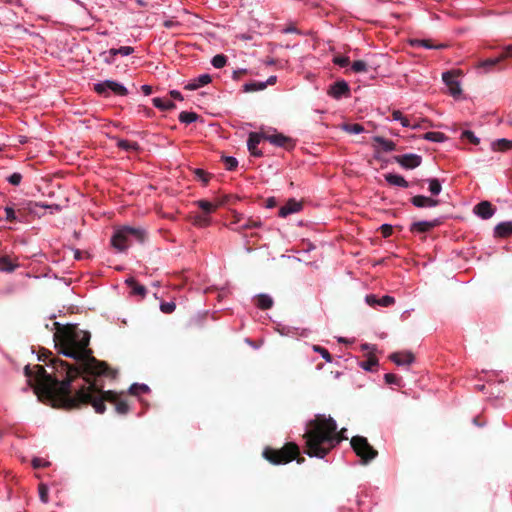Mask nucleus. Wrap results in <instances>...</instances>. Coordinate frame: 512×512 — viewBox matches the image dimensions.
<instances>
[{
  "label": "nucleus",
  "mask_w": 512,
  "mask_h": 512,
  "mask_svg": "<svg viewBox=\"0 0 512 512\" xmlns=\"http://www.w3.org/2000/svg\"><path fill=\"white\" fill-rule=\"evenodd\" d=\"M197 118H198V115L194 112L182 111L179 114V121L184 124H190V123L196 121Z\"/></svg>",
  "instance_id": "72a5a7b5"
},
{
  "label": "nucleus",
  "mask_w": 512,
  "mask_h": 512,
  "mask_svg": "<svg viewBox=\"0 0 512 512\" xmlns=\"http://www.w3.org/2000/svg\"><path fill=\"white\" fill-rule=\"evenodd\" d=\"M381 234L384 238H387L392 235L393 227L390 224H383L380 227Z\"/></svg>",
  "instance_id": "4d7b16f0"
},
{
  "label": "nucleus",
  "mask_w": 512,
  "mask_h": 512,
  "mask_svg": "<svg viewBox=\"0 0 512 512\" xmlns=\"http://www.w3.org/2000/svg\"><path fill=\"white\" fill-rule=\"evenodd\" d=\"M38 491H39L40 500L43 503H48V501H49L48 487L45 484L41 483L38 487Z\"/></svg>",
  "instance_id": "09e8293b"
},
{
  "label": "nucleus",
  "mask_w": 512,
  "mask_h": 512,
  "mask_svg": "<svg viewBox=\"0 0 512 512\" xmlns=\"http://www.w3.org/2000/svg\"><path fill=\"white\" fill-rule=\"evenodd\" d=\"M211 82V76L209 74H202L185 85L186 90H196L202 86L207 85Z\"/></svg>",
  "instance_id": "4be33fe9"
},
{
  "label": "nucleus",
  "mask_w": 512,
  "mask_h": 512,
  "mask_svg": "<svg viewBox=\"0 0 512 512\" xmlns=\"http://www.w3.org/2000/svg\"><path fill=\"white\" fill-rule=\"evenodd\" d=\"M170 96L176 100H183V97L181 95V93L177 90H171L170 91Z\"/></svg>",
  "instance_id": "774afa93"
},
{
  "label": "nucleus",
  "mask_w": 512,
  "mask_h": 512,
  "mask_svg": "<svg viewBox=\"0 0 512 512\" xmlns=\"http://www.w3.org/2000/svg\"><path fill=\"white\" fill-rule=\"evenodd\" d=\"M222 160L225 164V167L228 171H233L238 166V161L236 158L231 156H222Z\"/></svg>",
  "instance_id": "ea45409f"
},
{
  "label": "nucleus",
  "mask_w": 512,
  "mask_h": 512,
  "mask_svg": "<svg viewBox=\"0 0 512 512\" xmlns=\"http://www.w3.org/2000/svg\"><path fill=\"white\" fill-rule=\"evenodd\" d=\"M192 222L195 226L207 227L208 225H210L211 220L210 217L205 214H197L193 216Z\"/></svg>",
  "instance_id": "2f4dec72"
},
{
  "label": "nucleus",
  "mask_w": 512,
  "mask_h": 512,
  "mask_svg": "<svg viewBox=\"0 0 512 512\" xmlns=\"http://www.w3.org/2000/svg\"><path fill=\"white\" fill-rule=\"evenodd\" d=\"M194 174L198 180L203 182L204 185L208 184L210 177H211V175L209 173H207L203 169H199V168L194 169Z\"/></svg>",
  "instance_id": "79ce46f5"
},
{
  "label": "nucleus",
  "mask_w": 512,
  "mask_h": 512,
  "mask_svg": "<svg viewBox=\"0 0 512 512\" xmlns=\"http://www.w3.org/2000/svg\"><path fill=\"white\" fill-rule=\"evenodd\" d=\"M256 306L262 310L270 309L273 306V299L267 294H259L256 297Z\"/></svg>",
  "instance_id": "393cba45"
},
{
  "label": "nucleus",
  "mask_w": 512,
  "mask_h": 512,
  "mask_svg": "<svg viewBox=\"0 0 512 512\" xmlns=\"http://www.w3.org/2000/svg\"><path fill=\"white\" fill-rule=\"evenodd\" d=\"M392 117H393V120L400 121V120H402L403 114L399 110H394L392 112Z\"/></svg>",
  "instance_id": "338daca9"
},
{
  "label": "nucleus",
  "mask_w": 512,
  "mask_h": 512,
  "mask_svg": "<svg viewBox=\"0 0 512 512\" xmlns=\"http://www.w3.org/2000/svg\"><path fill=\"white\" fill-rule=\"evenodd\" d=\"M47 465H49V463H48V462H46V461H44L43 459H40V458H34V459L32 460V466H33L34 468H36V469H37V468H41V467H45V466H47Z\"/></svg>",
  "instance_id": "680f3d73"
},
{
  "label": "nucleus",
  "mask_w": 512,
  "mask_h": 512,
  "mask_svg": "<svg viewBox=\"0 0 512 512\" xmlns=\"http://www.w3.org/2000/svg\"><path fill=\"white\" fill-rule=\"evenodd\" d=\"M57 331L54 341L59 353L72 358L77 365H71L59 358L52 357L50 366L54 372L48 374L41 365H35L33 369L29 365L24 368V374L28 383L39 396H45L53 402L54 407L73 409L76 402V393L71 394V382L78 376H115L108 364L97 360L93 351L89 348L91 335L88 331L79 329L76 325L61 326L58 322L53 324Z\"/></svg>",
  "instance_id": "f257e3e1"
},
{
  "label": "nucleus",
  "mask_w": 512,
  "mask_h": 512,
  "mask_svg": "<svg viewBox=\"0 0 512 512\" xmlns=\"http://www.w3.org/2000/svg\"><path fill=\"white\" fill-rule=\"evenodd\" d=\"M94 90L100 94L107 96L108 91H112L116 95L125 96L128 94V90L120 83L112 80H106L101 83L94 85Z\"/></svg>",
  "instance_id": "0eeeda50"
},
{
  "label": "nucleus",
  "mask_w": 512,
  "mask_h": 512,
  "mask_svg": "<svg viewBox=\"0 0 512 512\" xmlns=\"http://www.w3.org/2000/svg\"><path fill=\"white\" fill-rule=\"evenodd\" d=\"M394 160L405 169H414L420 166L422 157L420 155L410 153L397 155L394 157Z\"/></svg>",
  "instance_id": "1a4fd4ad"
},
{
  "label": "nucleus",
  "mask_w": 512,
  "mask_h": 512,
  "mask_svg": "<svg viewBox=\"0 0 512 512\" xmlns=\"http://www.w3.org/2000/svg\"><path fill=\"white\" fill-rule=\"evenodd\" d=\"M378 365V360L374 356H370L366 361L361 363V367L366 371H372Z\"/></svg>",
  "instance_id": "37998d69"
},
{
  "label": "nucleus",
  "mask_w": 512,
  "mask_h": 512,
  "mask_svg": "<svg viewBox=\"0 0 512 512\" xmlns=\"http://www.w3.org/2000/svg\"><path fill=\"white\" fill-rule=\"evenodd\" d=\"M349 93H350L349 85L344 80L336 81L335 83H333L330 86V88L328 90V94L335 99H340L343 96H348Z\"/></svg>",
  "instance_id": "f8f14e48"
},
{
  "label": "nucleus",
  "mask_w": 512,
  "mask_h": 512,
  "mask_svg": "<svg viewBox=\"0 0 512 512\" xmlns=\"http://www.w3.org/2000/svg\"><path fill=\"white\" fill-rule=\"evenodd\" d=\"M441 220L434 219L432 221H419L414 222L410 226L411 232H419V233H426L432 230L433 228L439 226L441 224Z\"/></svg>",
  "instance_id": "dca6fc26"
},
{
  "label": "nucleus",
  "mask_w": 512,
  "mask_h": 512,
  "mask_svg": "<svg viewBox=\"0 0 512 512\" xmlns=\"http://www.w3.org/2000/svg\"><path fill=\"white\" fill-rule=\"evenodd\" d=\"M126 284L131 287L132 293L134 295H138L141 298H144L146 296L147 290L145 286L139 284L134 278H128L126 280Z\"/></svg>",
  "instance_id": "b1692460"
},
{
  "label": "nucleus",
  "mask_w": 512,
  "mask_h": 512,
  "mask_svg": "<svg viewBox=\"0 0 512 512\" xmlns=\"http://www.w3.org/2000/svg\"><path fill=\"white\" fill-rule=\"evenodd\" d=\"M395 303V299L389 295H385L379 299L378 305L382 307H389Z\"/></svg>",
  "instance_id": "864d4df0"
},
{
  "label": "nucleus",
  "mask_w": 512,
  "mask_h": 512,
  "mask_svg": "<svg viewBox=\"0 0 512 512\" xmlns=\"http://www.w3.org/2000/svg\"><path fill=\"white\" fill-rule=\"evenodd\" d=\"M462 138L469 140L472 144L477 145L479 144L480 140L477 138L472 131L465 130L462 132L461 135Z\"/></svg>",
  "instance_id": "3c124183"
},
{
  "label": "nucleus",
  "mask_w": 512,
  "mask_h": 512,
  "mask_svg": "<svg viewBox=\"0 0 512 512\" xmlns=\"http://www.w3.org/2000/svg\"><path fill=\"white\" fill-rule=\"evenodd\" d=\"M4 211H5L6 221H8L10 223L22 222V219L20 218V216L17 213V209L15 210L14 207L7 206V207H5Z\"/></svg>",
  "instance_id": "7c9ffc66"
},
{
  "label": "nucleus",
  "mask_w": 512,
  "mask_h": 512,
  "mask_svg": "<svg viewBox=\"0 0 512 512\" xmlns=\"http://www.w3.org/2000/svg\"><path fill=\"white\" fill-rule=\"evenodd\" d=\"M90 377H85L87 385L82 386L76 391V405L73 409H79L90 404L96 413L103 414L106 410L105 402H109L115 405V410L118 414L125 415L129 412L128 403L121 399L118 393L112 390L103 391L97 387Z\"/></svg>",
  "instance_id": "7ed1b4c3"
},
{
  "label": "nucleus",
  "mask_w": 512,
  "mask_h": 512,
  "mask_svg": "<svg viewBox=\"0 0 512 512\" xmlns=\"http://www.w3.org/2000/svg\"><path fill=\"white\" fill-rule=\"evenodd\" d=\"M152 102H153V105L155 107H157L158 109L163 110V111H165V110H172V109H174L176 107L174 102H172L170 100L165 101V100H163L161 98H158V97L157 98H153Z\"/></svg>",
  "instance_id": "c756f323"
},
{
  "label": "nucleus",
  "mask_w": 512,
  "mask_h": 512,
  "mask_svg": "<svg viewBox=\"0 0 512 512\" xmlns=\"http://www.w3.org/2000/svg\"><path fill=\"white\" fill-rule=\"evenodd\" d=\"M102 56L104 57V61L108 64H111L114 62V57L115 56H111L109 55V51L108 52H104L102 53Z\"/></svg>",
  "instance_id": "e2e57ef3"
},
{
  "label": "nucleus",
  "mask_w": 512,
  "mask_h": 512,
  "mask_svg": "<svg viewBox=\"0 0 512 512\" xmlns=\"http://www.w3.org/2000/svg\"><path fill=\"white\" fill-rule=\"evenodd\" d=\"M313 350L317 353H319L327 362H331L332 361V356L331 354L329 353V351L327 349H325L324 347H321L319 345H314L313 346Z\"/></svg>",
  "instance_id": "de8ad7c7"
},
{
  "label": "nucleus",
  "mask_w": 512,
  "mask_h": 512,
  "mask_svg": "<svg viewBox=\"0 0 512 512\" xmlns=\"http://www.w3.org/2000/svg\"><path fill=\"white\" fill-rule=\"evenodd\" d=\"M51 356H52V353H51L50 351H48V350H43V351L39 354L38 358H39V360H40V361L45 362V363H46V365H50V361H49V362H47V359H48V358H50Z\"/></svg>",
  "instance_id": "052dcab7"
},
{
  "label": "nucleus",
  "mask_w": 512,
  "mask_h": 512,
  "mask_svg": "<svg viewBox=\"0 0 512 512\" xmlns=\"http://www.w3.org/2000/svg\"><path fill=\"white\" fill-rule=\"evenodd\" d=\"M428 182H429V191L431 192V194L438 195L442 190V186H441L439 180L436 178H433V179H429Z\"/></svg>",
  "instance_id": "a19ab883"
},
{
  "label": "nucleus",
  "mask_w": 512,
  "mask_h": 512,
  "mask_svg": "<svg viewBox=\"0 0 512 512\" xmlns=\"http://www.w3.org/2000/svg\"><path fill=\"white\" fill-rule=\"evenodd\" d=\"M134 52V48L133 47H130V46H122L118 49L116 48H112L109 50V55L111 56H116L118 54L122 55V56H128L130 54H132Z\"/></svg>",
  "instance_id": "f704fd0d"
},
{
  "label": "nucleus",
  "mask_w": 512,
  "mask_h": 512,
  "mask_svg": "<svg viewBox=\"0 0 512 512\" xmlns=\"http://www.w3.org/2000/svg\"><path fill=\"white\" fill-rule=\"evenodd\" d=\"M333 62L340 67H346L349 65L350 60L345 56H337L333 59Z\"/></svg>",
  "instance_id": "5fc2aeb1"
},
{
  "label": "nucleus",
  "mask_w": 512,
  "mask_h": 512,
  "mask_svg": "<svg viewBox=\"0 0 512 512\" xmlns=\"http://www.w3.org/2000/svg\"><path fill=\"white\" fill-rule=\"evenodd\" d=\"M385 180L390 184L394 186H400L403 188H407L409 186V183L398 174L388 173L384 175Z\"/></svg>",
  "instance_id": "5701e85b"
},
{
  "label": "nucleus",
  "mask_w": 512,
  "mask_h": 512,
  "mask_svg": "<svg viewBox=\"0 0 512 512\" xmlns=\"http://www.w3.org/2000/svg\"><path fill=\"white\" fill-rule=\"evenodd\" d=\"M15 267L16 266L9 260L8 257L3 256L0 258V270L12 272Z\"/></svg>",
  "instance_id": "58836bf2"
},
{
  "label": "nucleus",
  "mask_w": 512,
  "mask_h": 512,
  "mask_svg": "<svg viewBox=\"0 0 512 512\" xmlns=\"http://www.w3.org/2000/svg\"><path fill=\"white\" fill-rule=\"evenodd\" d=\"M512 235V221L501 222L494 228V236L506 238Z\"/></svg>",
  "instance_id": "412c9836"
},
{
  "label": "nucleus",
  "mask_w": 512,
  "mask_h": 512,
  "mask_svg": "<svg viewBox=\"0 0 512 512\" xmlns=\"http://www.w3.org/2000/svg\"><path fill=\"white\" fill-rule=\"evenodd\" d=\"M512 57V45L506 46L499 56L495 58H488L481 62V67H485L491 69L498 65L500 62L506 60L507 58Z\"/></svg>",
  "instance_id": "9b49d317"
},
{
  "label": "nucleus",
  "mask_w": 512,
  "mask_h": 512,
  "mask_svg": "<svg viewBox=\"0 0 512 512\" xmlns=\"http://www.w3.org/2000/svg\"><path fill=\"white\" fill-rule=\"evenodd\" d=\"M343 128L345 131H347L348 133H352V134H359L364 131V127L358 123L345 124Z\"/></svg>",
  "instance_id": "c03bdc74"
},
{
  "label": "nucleus",
  "mask_w": 512,
  "mask_h": 512,
  "mask_svg": "<svg viewBox=\"0 0 512 512\" xmlns=\"http://www.w3.org/2000/svg\"><path fill=\"white\" fill-rule=\"evenodd\" d=\"M176 304L174 302H162L160 310L165 314H170L175 311Z\"/></svg>",
  "instance_id": "8fccbe9b"
},
{
  "label": "nucleus",
  "mask_w": 512,
  "mask_h": 512,
  "mask_svg": "<svg viewBox=\"0 0 512 512\" xmlns=\"http://www.w3.org/2000/svg\"><path fill=\"white\" fill-rule=\"evenodd\" d=\"M262 455L273 465H283L293 460L302 464L305 461V458L300 456L299 446L294 442H288L280 449L265 447Z\"/></svg>",
  "instance_id": "20e7f679"
},
{
  "label": "nucleus",
  "mask_w": 512,
  "mask_h": 512,
  "mask_svg": "<svg viewBox=\"0 0 512 512\" xmlns=\"http://www.w3.org/2000/svg\"><path fill=\"white\" fill-rule=\"evenodd\" d=\"M346 429L337 432V424L331 417L316 415L307 423L303 435L304 453L309 457L324 458L337 444L346 440Z\"/></svg>",
  "instance_id": "f03ea898"
},
{
  "label": "nucleus",
  "mask_w": 512,
  "mask_h": 512,
  "mask_svg": "<svg viewBox=\"0 0 512 512\" xmlns=\"http://www.w3.org/2000/svg\"><path fill=\"white\" fill-rule=\"evenodd\" d=\"M206 319V315H196L189 320L190 327H200L202 321Z\"/></svg>",
  "instance_id": "603ef678"
},
{
  "label": "nucleus",
  "mask_w": 512,
  "mask_h": 512,
  "mask_svg": "<svg viewBox=\"0 0 512 512\" xmlns=\"http://www.w3.org/2000/svg\"><path fill=\"white\" fill-rule=\"evenodd\" d=\"M379 299L380 298H378L376 295H373V294L367 295L365 298L366 303L371 307L378 305Z\"/></svg>",
  "instance_id": "bf43d9fd"
},
{
  "label": "nucleus",
  "mask_w": 512,
  "mask_h": 512,
  "mask_svg": "<svg viewBox=\"0 0 512 512\" xmlns=\"http://www.w3.org/2000/svg\"><path fill=\"white\" fill-rule=\"evenodd\" d=\"M267 87V83L264 82H250L243 86L244 92H255L264 90Z\"/></svg>",
  "instance_id": "473e14b6"
},
{
  "label": "nucleus",
  "mask_w": 512,
  "mask_h": 512,
  "mask_svg": "<svg viewBox=\"0 0 512 512\" xmlns=\"http://www.w3.org/2000/svg\"><path fill=\"white\" fill-rule=\"evenodd\" d=\"M246 74L245 69L236 70L233 72V79L238 80L242 75Z\"/></svg>",
  "instance_id": "69168bd1"
},
{
  "label": "nucleus",
  "mask_w": 512,
  "mask_h": 512,
  "mask_svg": "<svg viewBox=\"0 0 512 512\" xmlns=\"http://www.w3.org/2000/svg\"><path fill=\"white\" fill-rule=\"evenodd\" d=\"M284 33H299L298 29L294 25H289L283 29Z\"/></svg>",
  "instance_id": "0e129e2a"
},
{
  "label": "nucleus",
  "mask_w": 512,
  "mask_h": 512,
  "mask_svg": "<svg viewBox=\"0 0 512 512\" xmlns=\"http://www.w3.org/2000/svg\"><path fill=\"white\" fill-rule=\"evenodd\" d=\"M351 69L356 73L367 72V64L363 60L354 61Z\"/></svg>",
  "instance_id": "49530a36"
},
{
  "label": "nucleus",
  "mask_w": 512,
  "mask_h": 512,
  "mask_svg": "<svg viewBox=\"0 0 512 512\" xmlns=\"http://www.w3.org/2000/svg\"><path fill=\"white\" fill-rule=\"evenodd\" d=\"M149 391V387L145 384H132L129 388V393L131 395H139L141 393H147Z\"/></svg>",
  "instance_id": "e433bc0d"
},
{
  "label": "nucleus",
  "mask_w": 512,
  "mask_h": 512,
  "mask_svg": "<svg viewBox=\"0 0 512 512\" xmlns=\"http://www.w3.org/2000/svg\"><path fill=\"white\" fill-rule=\"evenodd\" d=\"M118 147L126 151H136L139 149V144L128 140H120L118 142Z\"/></svg>",
  "instance_id": "c9c22d12"
},
{
  "label": "nucleus",
  "mask_w": 512,
  "mask_h": 512,
  "mask_svg": "<svg viewBox=\"0 0 512 512\" xmlns=\"http://www.w3.org/2000/svg\"><path fill=\"white\" fill-rule=\"evenodd\" d=\"M411 202L414 206L418 208L423 207H435L439 204L438 200L432 199L430 197H426L423 195H416L411 198Z\"/></svg>",
  "instance_id": "aec40b11"
},
{
  "label": "nucleus",
  "mask_w": 512,
  "mask_h": 512,
  "mask_svg": "<svg viewBox=\"0 0 512 512\" xmlns=\"http://www.w3.org/2000/svg\"><path fill=\"white\" fill-rule=\"evenodd\" d=\"M301 209H302L301 202H298L295 199H290V200H288V202L285 205H283L279 209L278 214L280 217H286L290 214L299 212Z\"/></svg>",
  "instance_id": "a211bd4d"
},
{
  "label": "nucleus",
  "mask_w": 512,
  "mask_h": 512,
  "mask_svg": "<svg viewBox=\"0 0 512 512\" xmlns=\"http://www.w3.org/2000/svg\"><path fill=\"white\" fill-rule=\"evenodd\" d=\"M351 447L363 464H367L378 456V451L370 445L366 437L354 436L350 440Z\"/></svg>",
  "instance_id": "423d86ee"
},
{
  "label": "nucleus",
  "mask_w": 512,
  "mask_h": 512,
  "mask_svg": "<svg viewBox=\"0 0 512 512\" xmlns=\"http://www.w3.org/2000/svg\"><path fill=\"white\" fill-rule=\"evenodd\" d=\"M491 148L494 151H507L512 148V140L498 139L491 143Z\"/></svg>",
  "instance_id": "a878e982"
},
{
  "label": "nucleus",
  "mask_w": 512,
  "mask_h": 512,
  "mask_svg": "<svg viewBox=\"0 0 512 512\" xmlns=\"http://www.w3.org/2000/svg\"><path fill=\"white\" fill-rule=\"evenodd\" d=\"M37 207L50 208L51 206L40 205L39 203L33 202V201L23 202V203L18 204L17 213L20 216V218L23 220L24 217L31 215V214H35Z\"/></svg>",
  "instance_id": "ddd939ff"
},
{
  "label": "nucleus",
  "mask_w": 512,
  "mask_h": 512,
  "mask_svg": "<svg viewBox=\"0 0 512 512\" xmlns=\"http://www.w3.org/2000/svg\"><path fill=\"white\" fill-rule=\"evenodd\" d=\"M262 226V222L259 219L247 218L243 224L236 228V231L241 232L247 229L259 228Z\"/></svg>",
  "instance_id": "c85d7f7f"
},
{
  "label": "nucleus",
  "mask_w": 512,
  "mask_h": 512,
  "mask_svg": "<svg viewBox=\"0 0 512 512\" xmlns=\"http://www.w3.org/2000/svg\"><path fill=\"white\" fill-rule=\"evenodd\" d=\"M373 140L375 143L379 144L385 152L394 151L396 149V145L393 141L387 140L381 136H375Z\"/></svg>",
  "instance_id": "cd10ccee"
},
{
  "label": "nucleus",
  "mask_w": 512,
  "mask_h": 512,
  "mask_svg": "<svg viewBox=\"0 0 512 512\" xmlns=\"http://www.w3.org/2000/svg\"><path fill=\"white\" fill-rule=\"evenodd\" d=\"M442 79L446 86L449 89V93L454 97L457 98L461 95V87L459 81L456 79L453 73L451 72H445L442 75Z\"/></svg>",
  "instance_id": "9d476101"
},
{
  "label": "nucleus",
  "mask_w": 512,
  "mask_h": 512,
  "mask_svg": "<svg viewBox=\"0 0 512 512\" xmlns=\"http://www.w3.org/2000/svg\"><path fill=\"white\" fill-rule=\"evenodd\" d=\"M410 45L413 47H423L426 49H444L448 47V45L444 43L434 44L431 39H412L410 40Z\"/></svg>",
  "instance_id": "6ab92c4d"
},
{
  "label": "nucleus",
  "mask_w": 512,
  "mask_h": 512,
  "mask_svg": "<svg viewBox=\"0 0 512 512\" xmlns=\"http://www.w3.org/2000/svg\"><path fill=\"white\" fill-rule=\"evenodd\" d=\"M263 140L286 150H291L295 147V140L282 133L269 134L268 132H263Z\"/></svg>",
  "instance_id": "6e6552de"
},
{
  "label": "nucleus",
  "mask_w": 512,
  "mask_h": 512,
  "mask_svg": "<svg viewBox=\"0 0 512 512\" xmlns=\"http://www.w3.org/2000/svg\"><path fill=\"white\" fill-rule=\"evenodd\" d=\"M389 359L396 365H409L414 362V355L411 352H395L389 356Z\"/></svg>",
  "instance_id": "f3484780"
},
{
  "label": "nucleus",
  "mask_w": 512,
  "mask_h": 512,
  "mask_svg": "<svg viewBox=\"0 0 512 512\" xmlns=\"http://www.w3.org/2000/svg\"><path fill=\"white\" fill-rule=\"evenodd\" d=\"M196 204L203 211V214L207 216L215 212L216 209L219 207V204H213L207 200H198Z\"/></svg>",
  "instance_id": "bb28decb"
},
{
  "label": "nucleus",
  "mask_w": 512,
  "mask_h": 512,
  "mask_svg": "<svg viewBox=\"0 0 512 512\" xmlns=\"http://www.w3.org/2000/svg\"><path fill=\"white\" fill-rule=\"evenodd\" d=\"M226 62H227V58L225 55H222V54H218V55L214 56L212 59V65L218 69L223 68L225 66Z\"/></svg>",
  "instance_id": "a18cd8bd"
},
{
  "label": "nucleus",
  "mask_w": 512,
  "mask_h": 512,
  "mask_svg": "<svg viewBox=\"0 0 512 512\" xmlns=\"http://www.w3.org/2000/svg\"><path fill=\"white\" fill-rule=\"evenodd\" d=\"M424 139L432 142H443L446 136L441 132H427L424 134Z\"/></svg>",
  "instance_id": "4c0bfd02"
},
{
  "label": "nucleus",
  "mask_w": 512,
  "mask_h": 512,
  "mask_svg": "<svg viewBox=\"0 0 512 512\" xmlns=\"http://www.w3.org/2000/svg\"><path fill=\"white\" fill-rule=\"evenodd\" d=\"M262 139L263 133L251 132L249 134L247 146L252 156L261 157L263 155L262 151L257 148Z\"/></svg>",
  "instance_id": "4468645a"
},
{
  "label": "nucleus",
  "mask_w": 512,
  "mask_h": 512,
  "mask_svg": "<svg viewBox=\"0 0 512 512\" xmlns=\"http://www.w3.org/2000/svg\"><path fill=\"white\" fill-rule=\"evenodd\" d=\"M474 213L486 220L494 215L495 207L489 201H482L474 207Z\"/></svg>",
  "instance_id": "2eb2a0df"
},
{
  "label": "nucleus",
  "mask_w": 512,
  "mask_h": 512,
  "mask_svg": "<svg viewBox=\"0 0 512 512\" xmlns=\"http://www.w3.org/2000/svg\"><path fill=\"white\" fill-rule=\"evenodd\" d=\"M384 378H385V381L387 384L399 385L400 381H401V379L399 377H397L395 374H392V373L385 374Z\"/></svg>",
  "instance_id": "6e6d98bb"
},
{
  "label": "nucleus",
  "mask_w": 512,
  "mask_h": 512,
  "mask_svg": "<svg viewBox=\"0 0 512 512\" xmlns=\"http://www.w3.org/2000/svg\"><path fill=\"white\" fill-rule=\"evenodd\" d=\"M146 232L140 228L124 226L118 229L111 238L112 246L118 251H125L133 242L143 243Z\"/></svg>",
  "instance_id": "39448f33"
},
{
  "label": "nucleus",
  "mask_w": 512,
  "mask_h": 512,
  "mask_svg": "<svg viewBox=\"0 0 512 512\" xmlns=\"http://www.w3.org/2000/svg\"><path fill=\"white\" fill-rule=\"evenodd\" d=\"M22 180V175L20 173H13L8 177V182L12 185H19Z\"/></svg>",
  "instance_id": "13d9d810"
}]
</instances>
